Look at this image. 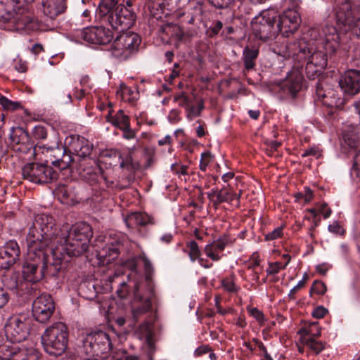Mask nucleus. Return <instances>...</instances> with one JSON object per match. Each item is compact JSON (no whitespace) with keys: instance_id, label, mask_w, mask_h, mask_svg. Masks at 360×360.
Wrapping results in <instances>:
<instances>
[{"instance_id":"nucleus-56","label":"nucleus","mask_w":360,"mask_h":360,"mask_svg":"<svg viewBox=\"0 0 360 360\" xmlns=\"http://www.w3.org/2000/svg\"><path fill=\"white\" fill-rule=\"evenodd\" d=\"M120 129L122 131V137L125 139H133L136 137V131L131 128L130 124Z\"/></svg>"},{"instance_id":"nucleus-38","label":"nucleus","mask_w":360,"mask_h":360,"mask_svg":"<svg viewBox=\"0 0 360 360\" xmlns=\"http://www.w3.org/2000/svg\"><path fill=\"white\" fill-rule=\"evenodd\" d=\"M323 103L330 108H339L342 104V99L337 97L334 91H329L323 95Z\"/></svg>"},{"instance_id":"nucleus-51","label":"nucleus","mask_w":360,"mask_h":360,"mask_svg":"<svg viewBox=\"0 0 360 360\" xmlns=\"http://www.w3.org/2000/svg\"><path fill=\"white\" fill-rule=\"evenodd\" d=\"M283 226H280L274 229L272 231L265 235L266 240H274L283 236Z\"/></svg>"},{"instance_id":"nucleus-55","label":"nucleus","mask_w":360,"mask_h":360,"mask_svg":"<svg viewBox=\"0 0 360 360\" xmlns=\"http://www.w3.org/2000/svg\"><path fill=\"white\" fill-rule=\"evenodd\" d=\"M172 171L177 175H187L188 174V166L186 165H179L177 164H173L171 165Z\"/></svg>"},{"instance_id":"nucleus-45","label":"nucleus","mask_w":360,"mask_h":360,"mask_svg":"<svg viewBox=\"0 0 360 360\" xmlns=\"http://www.w3.org/2000/svg\"><path fill=\"white\" fill-rule=\"evenodd\" d=\"M139 258L142 260L143 263L146 278V280L149 281L151 279V276L154 271L153 266L149 259L146 257V255L144 253L141 254L139 256Z\"/></svg>"},{"instance_id":"nucleus-62","label":"nucleus","mask_w":360,"mask_h":360,"mask_svg":"<svg viewBox=\"0 0 360 360\" xmlns=\"http://www.w3.org/2000/svg\"><path fill=\"white\" fill-rule=\"evenodd\" d=\"M8 300V294L4 289L0 288V309L4 307Z\"/></svg>"},{"instance_id":"nucleus-14","label":"nucleus","mask_w":360,"mask_h":360,"mask_svg":"<svg viewBox=\"0 0 360 360\" xmlns=\"http://www.w3.org/2000/svg\"><path fill=\"white\" fill-rule=\"evenodd\" d=\"M276 22L274 15L270 16L269 13L264 12L261 15V18H258L254 22L253 29L261 39L266 40L278 34Z\"/></svg>"},{"instance_id":"nucleus-16","label":"nucleus","mask_w":360,"mask_h":360,"mask_svg":"<svg viewBox=\"0 0 360 360\" xmlns=\"http://www.w3.org/2000/svg\"><path fill=\"white\" fill-rule=\"evenodd\" d=\"M20 248L17 242L9 240L0 250V266L8 269L19 259Z\"/></svg>"},{"instance_id":"nucleus-31","label":"nucleus","mask_w":360,"mask_h":360,"mask_svg":"<svg viewBox=\"0 0 360 360\" xmlns=\"http://www.w3.org/2000/svg\"><path fill=\"white\" fill-rule=\"evenodd\" d=\"M21 281L22 279L16 273H11L7 275H4L2 278L4 287L12 291L15 295L17 293V291L20 286V282Z\"/></svg>"},{"instance_id":"nucleus-36","label":"nucleus","mask_w":360,"mask_h":360,"mask_svg":"<svg viewBox=\"0 0 360 360\" xmlns=\"http://www.w3.org/2000/svg\"><path fill=\"white\" fill-rule=\"evenodd\" d=\"M301 342L316 354H319L325 348L324 342L316 340V338H314L313 337L302 338V340H301Z\"/></svg>"},{"instance_id":"nucleus-19","label":"nucleus","mask_w":360,"mask_h":360,"mask_svg":"<svg viewBox=\"0 0 360 360\" xmlns=\"http://www.w3.org/2000/svg\"><path fill=\"white\" fill-rule=\"evenodd\" d=\"M11 23L15 25L17 29L25 30H32L38 27L33 13L25 8L19 9L18 12L15 11L14 18Z\"/></svg>"},{"instance_id":"nucleus-27","label":"nucleus","mask_w":360,"mask_h":360,"mask_svg":"<svg viewBox=\"0 0 360 360\" xmlns=\"http://www.w3.org/2000/svg\"><path fill=\"white\" fill-rule=\"evenodd\" d=\"M240 196V193L237 194L234 193L231 190H228L226 188H222L218 191L217 193V198L215 200H213V205L217 209L218 205L222 202H229L231 203L234 200H236L237 206L239 204V198Z\"/></svg>"},{"instance_id":"nucleus-60","label":"nucleus","mask_w":360,"mask_h":360,"mask_svg":"<svg viewBox=\"0 0 360 360\" xmlns=\"http://www.w3.org/2000/svg\"><path fill=\"white\" fill-rule=\"evenodd\" d=\"M175 101L179 103V105L185 107L186 108L189 105L188 98L184 93L176 96L175 97Z\"/></svg>"},{"instance_id":"nucleus-26","label":"nucleus","mask_w":360,"mask_h":360,"mask_svg":"<svg viewBox=\"0 0 360 360\" xmlns=\"http://www.w3.org/2000/svg\"><path fill=\"white\" fill-rule=\"evenodd\" d=\"M15 0H0V26L13 20Z\"/></svg>"},{"instance_id":"nucleus-37","label":"nucleus","mask_w":360,"mask_h":360,"mask_svg":"<svg viewBox=\"0 0 360 360\" xmlns=\"http://www.w3.org/2000/svg\"><path fill=\"white\" fill-rule=\"evenodd\" d=\"M186 250L184 252L188 253L191 262L200 259V250L198 243L195 240L189 241L186 245Z\"/></svg>"},{"instance_id":"nucleus-18","label":"nucleus","mask_w":360,"mask_h":360,"mask_svg":"<svg viewBox=\"0 0 360 360\" xmlns=\"http://www.w3.org/2000/svg\"><path fill=\"white\" fill-rule=\"evenodd\" d=\"M306 48L307 41L300 39L294 42L284 40L276 46V50L278 55L285 58L294 56H297L300 58L301 54H305Z\"/></svg>"},{"instance_id":"nucleus-34","label":"nucleus","mask_w":360,"mask_h":360,"mask_svg":"<svg viewBox=\"0 0 360 360\" xmlns=\"http://www.w3.org/2000/svg\"><path fill=\"white\" fill-rule=\"evenodd\" d=\"M259 54V51L255 49L245 47L243 52V59L246 70H250L255 68V60Z\"/></svg>"},{"instance_id":"nucleus-29","label":"nucleus","mask_w":360,"mask_h":360,"mask_svg":"<svg viewBox=\"0 0 360 360\" xmlns=\"http://www.w3.org/2000/svg\"><path fill=\"white\" fill-rule=\"evenodd\" d=\"M55 147H46L44 145L37 143L33 148V154L37 160H43L45 162H51V158L54 160L56 157L54 152L52 150Z\"/></svg>"},{"instance_id":"nucleus-44","label":"nucleus","mask_w":360,"mask_h":360,"mask_svg":"<svg viewBox=\"0 0 360 360\" xmlns=\"http://www.w3.org/2000/svg\"><path fill=\"white\" fill-rule=\"evenodd\" d=\"M289 263V259L283 264L280 262H270L269 263L268 268L266 269V273L268 275H274L278 274L281 269H285Z\"/></svg>"},{"instance_id":"nucleus-3","label":"nucleus","mask_w":360,"mask_h":360,"mask_svg":"<svg viewBox=\"0 0 360 360\" xmlns=\"http://www.w3.org/2000/svg\"><path fill=\"white\" fill-rule=\"evenodd\" d=\"M62 256L59 248L47 250L27 245L26 259L22 265V277L32 283L40 281L45 271L57 276L62 269Z\"/></svg>"},{"instance_id":"nucleus-13","label":"nucleus","mask_w":360,"mask_h":360,"mask_svg":"<svg viewBox=\"0 0 360 360\" xmlns=\"http://www.w3.org/2000/svg\"><path fill=\"white\" fill-rule=\"evenodd\" d=\"M278 34L281 33L283 37H288L290 34L294 33L300 26V16L298 13L292 9L285 11L276 21Z\"/></svg>"},{"instance_id":"nucleus-12","label":"nucleus","mask_w":360,"mask_h":360,"mask_svg":"<svg viewBox=\"0 0 360 360\" xmlns=\"http://www.w3.org/2000/svg\"><path fill=\"white\" fill-rule=\"evenodd\" d=\"M78 37L94 44H107L113 37L112 32L103 27H87L79 31Z\"/></svg>"},{"instance_id":"nucleus-1","label":"nucleus","mask_w":360,"mask_h":360,"mask_svg":"<svg viewBox=\"0 0 360 360\" xmlns=\"http://www.w3.org/2000/svg\"><path fill=\"white\" fill-rule=\"evenodd\" d=\"M93 233L91 226L85 222L73 226L65 223L57 231L52 216L46 214L36 215L27 237V245L49 250L59 248L61 254L69 256H79L88 248Z\"/></svg>"},{"instance_id":"nucleus-41","label":"nucleus","mask_w":360,"mask_h":360,"mask_svg":"<svg viewBox=\"0 0 360 360\" xmlns=\"http://www.w3.org/2000/svg\"><path fill=\"white\" fill-rule=\"evenodd\" d=\"M219 252H222L226 247L232 243L231 238L227 235L221 236L217 240L212 242Z\"/></svg>"},{"instance_id":"nucleus-17","label":"nucleus","mask_w":360,"mask_h":360,"mask_svg":"<svg viewBox=\"0 0 360 360\" xmlns=\"http://www.w3.org/2000/svg\"><path fill=\"white\" fill-rule=\"evenodd\" d=\"M5 356L6 360H40L41 354L32 347L11 346L6 350Z\"/></svg>"},{"instance_id":"nucleus-57","label":"nucleus","mask_w":360,"mask_h":360,"mask_svg":"<svg viewBox=\"0 0 360 360\" xmlns=\"http://www.w3.org/2000/svg\"><path fill=\"white\" fill-rule=\"evenodd\" d=\"M186 113H187V118L189 120H193L195 117H198L200 115L199 112V110L197 109L195 106L193 105H188L186 108Z\"/></svg>"},{"instance_id":"nucleus-48","label":"nucleus","mask_w":360,"mask_h":360,"mask_svg":"<svg viewBox=\"0 0 360 360\" xmlns=\"http://www.w3.org/2000/svg\"><path fill=\"white\" fill-rule=\"evenodd\" d=\"M248 311L256 321L258 322L259 326H262L265 322V318L263 312L256 307L248 308Z\"/></svg>"},{"instance_id":"nucleus-52","label":"nucleus","mask_w":360,"mask_h":360,"mask_svg":"<svg viewBox=\"0 0 360 360\" xmlns=\"http://www.w3.org/2000/svg\"><path fill=\"white\" fill-rule=\"evenodd\" d=\"M32 135L36 139H45L47 136V131L44 127L38 125L34 127Z\"/></svg>"},{"instance_id":"nucleus-59","label":"nucleus","mask_w":360,"mask_h":360,"mask_svg":"<svg viewBox=\"0 0 360 360\" xmlns=\"http://www.w3.org/2000/svg\"><path fill=\"white\" fill-rule=\"evenodd\" d=\"M328 310L326 308L320 306L314 309L312 316L316 319H321L326 314Z\"/></svg>"},{"instance_id":"nucleus-50","label":"nucleus","mask_w":360,"mask_h":360,"mask_svg":"<svg viewBox=\"0 0 360 360\" xmlns=\"http://www.w3.org/2000/svg\"><path fill=\"white\" fill-rule=\"evenodd\" d=\"M167 29L172 32V37L176 41H180L184 37V31L176 25L167 26Z\"/></svg>"},{"instance_id":"nucleus-63","label":"nucleus","mask_w":360,"mask_h":360,"mask_svg":"<svg viewBox=\"0 0 360 360\" xmlns=\"http://www.w3.org/2000/svg\"><path fill=\"white\" fill-rule=\"evenodd\" d=\"M318 211L319 214L321 213L325 219L328 218L332 212L331 210L328 207V205L326 203L321 205Z\"/></svg>"},{"instance_id":"nucleus-54","label":"nucleus","mask_w":360,"mask_h":360,"mask_svg":"<svg viewBox=\"0 0 360 360\" xmlns=\"http://www.w3.org/2000/svg\"><path fill=\"white\" fill-rule=\"evenodd\" d=\"M210 3L217 8H228L234 0H209Z\"/></svg>"},{"instance_id":"nucleus-24","label":"nucleus","mask_w":360,"mask_h":360,"mask_svg":"<svg viewBox=\"0 0 360 360\" xmlns=\"http://www.w3.org/2000/svg\"><path fill=\"white\" fill-rule=\"evenodd\" d=\"M125 222L127 226L129 228L154 224L153 218L146 212L131 213L125 219Z\"/></svg>"},{"instance_id":"nucleus-5","label":"nucleus","mask_w":360,"mask_h":360,"mask_svg":"<svg viewBox=\"0 0 360 360\" xmlns=\"http://www.w3.org/2000/svg\"><path fill=\"white\" fill-rule=\"evenodd\" d=\"M69 331L62 322H56L48 327L41 336L44 350L53 356H60L68 347Z\"/></svg>"},{"instance_id":"nucleus-2","label":"nucleus","mask_w":360,"mask_h":360,"mask_svg":"<svg viewBox=\"0 0 360 360\" xmlns=\"http://www.w3.org/2000/svg\"><path fill=\"white\" fill-rule=\"evenodd\" d=\"M339 39L337 29L333 26H326L318 39L307 41L305 54H301L300 58L306 62L305 72L308 78L314 79L326 68L328 54L335 53Z\"/></svg>"},{"instance_id":"nucleus-15","label":"nucleus","mask_w":360,"mask_h":360,"mask_svg":"<svg viewBox=\"0 0 360 360\" xmlns=\"http://www.w3.org/2000/svg\"><path fill=\"white\" fill-rule=\"evenodd\" d=\"M339 86L344 94L356 95L360 91V71L349 70L339 79Z\"/></svg>"},{"instance_id":"nucleus-53","label":"nucleus","mask_w":360,"mask_h":360,"mask_svg":"<svg viewBox=\"0 0 360 360\" xmlns=\"http://www.w3.org/2000/svg\"><path fill=\"white\" fill-rule=\"evenodd\" d=\"M351 176L360 178V150L354 157V165L351 169Z\"/></svg>"},{"instance_id":"nucleus-20","label":"nucleus","mask_w":360,"mask_h":360,"mask_svg":"<svg viewBox=\"0 0 360 360\" xmlns=\"http://www.w3.org/2000/svg\"><path fill=\"white\" fill-rule=\"evenodd\" d=\"M304 77L299 70L290 72L281 84L282 91L295 97L302 89Z\"/></svg>"},{"instance_id":"nucleus-11","label":"nucleus","mask_w":360,"mask_h":360,"mask_svg":"<svg viewBox=\"0 0 360 360\" xmlns=\"http://www.w3.org/2000/svg\"><path fill=\"white\" fill-rule=\"evenodd\" d=\"M5 333L11 342H20L28 336L29 323L25 318L12 316L5 326Z\"/></svg>"},{"instance_id":"nucleus-30","label":"nucleus","mask_w":360,"mask_h":360,"mask_svg":"<svg viewBox=\"0 0 360 360\" xmlns=\"http://www.w3.org/2000/svg\"><path fill=\"white\" fill-rule=\"evenodd\" d=\"M116 94L123 101L129 103L136 100L139 96V93L135 89L127 86L123 83L120 84Z\"/></svg>"},{"instance_id":"nucleus-61","label":"nucleus","mask_w":360,"mask_h":360,"mask_svg":"<svg viewBox=\"0 0 360 360\" xmlns=\"http://www.w3.org/2000/svg\"><path fill=\"white\" fill-rule=\"evenodd\" d=\"M250 260L251 262L249 263L248 266V269H255V268L259 265L260 259L259 258V255L257 253L252 254Z\"/></svg>"},{"instance_id":"nucleus-39","label":"nucleus","mask_w":360,"mask_h":360,"mask_svg":"<svg viewBox=\"0 0 360 360\" xmlns=\"http://www.w3.org/2000/svg\"><path fill=\"white\" fill-rule=\"evenodd\" d=\"M0 104L5 110L10 112H13L22 108L21 103L11 101L2 95H0Z\"/></svg>"},{"instance_id":"nucleus-35","label":"nucleus","mask_w":360,"mask_h":360,"mask_svg":"<svg viewBox=\"0 0 360 360\" xmlns=\"http://www.w3.org/2000/svg\"><path fill=\"white\" fill-rule=\"evenodd\" d=\"M298 333L300 335V340L304 337H313L314 338H318L321 335V329L317 323H312L308 326L302 328Z\"/></svg>"},{"instance_id":"nucleus-42","label":"nucleus","mask_w":360,"mask_h":360,"mask_svg":"<svg viewBox=\"0 0 360 360\" xmlns=\"http://www.w3.org/2000/svg\"><path fill=\"white\" fill-rule=\"evenodd\" d=\"M204 251L207 257L210 258L212 261L217 262L221 258V256L219 255V252L215 248L212 243L206 245Z\"/></svg>"},{"instance_id":"nucleus-10","label":"nucleus","mask_w":360,"mask_h":360,"mask_svg":"<svg viewBox=\"0 0 360 360\" xmlns=\"http://www.w3.org/2000/svg\"><path fill=\"white\" fill-rule=\"evenodd\" d=\"M55 309V302L49 294L43 293L33 301L32 312L38 322L46 323L53 316Z\"/></svg>"},{"instance_id":"nucleus-40","label":"nucleus","mask_w":360,"mask_h":360,"mask_svg":"<svg viewBox=\"0 0 360 360\" xmlns=\"http://www.w3.org/2000/svg\"><path fill=\"white\" fill-rule=\"evenodd\" d=\"M234 276L231 275L229 277H226L221 281V285L224 290L229 292H236L239 288L236 286L234 281Z\"/></svg>"},{"instance_id":"nucleus-28","label":"nucleus","mask_w":360,"mask_h":360,"mask_svg":"<svg viewBox=\"0 0 360 360\" xmlns=\"http://www.w3.org/2000/svg\"><path fill=\"white\" fill-rule=\"evenodd\" d=\"M105 118L108 122L119 129L130 124L129 117L124 113L122 110H118L115 115H112V110H110Z\"/></svg>"},{"instance_id":"nucleus-33","label":"nucleus","mask_w":360,"mask_h":360,"mask_svg":"<svg viewBox=\"0 0 360 360\" xmlns=\"http://www.w3.org/2000/svg\"><path fill=\"white\" fill-rule=\"evenodd\" d=\"M29 134L22 127L13 129L10 135V139L13 144L25 145L29 141Z\"/></svg>"},{"instance_id":"nucleus-4","label":"nucleus","mask_w":360,"mask_h":360,"mask_svg":"<svg viewBox=\"0 0 360 360\" xmlns=\"http://www.w3.org/2000/svg\"><path fill=\"white\" fill-rule=\"evenodd\" d=\"M98 14L103 22L118 32L124 31L134 24L133 13L123 6H119L117 0H101Z\"/></svg>"},{"instance_id":"nucleus-7","label":"nucleus","mask_w":360,"mask_h":360,"mask_svg":"<svg viewBox=\"0 0 360 360\" xmlns=\"http://www.w3.org/2000/svg\"><path fill=\"white\" fill-rule=\"evenodd\" d=\"M83 347L86 354L105 359L112 349L108 335L101 330L86 335Z\"/></svg>"},{"instance_id":"nucleus-64","label":"nucleus","mask_w":360,"mask_h":360,"mask_svg":"<svg viewBox=\"0 0 360 360\" xmlns=\"http://www.w3.org/2000/svg\"><path fill=\"white\" fill-rule=\"evenodd\" d=\"M120 288L117 290V295L120 297L124 298L127 295V292H128L127 285V283L125 282H122L120 284Z\"/></svg>"},{"instance_id":"nucleus-21","label":"nucleus","mask_w":360,"mask_h":360,"mask_svg":"<svg viewBox=\"0 0 360 360\" xmlns=\"http://www.w3.org/2000/svg\"><path fill=\"white\" fill-rule=\"evenodd\" d=\"M80 174L87 180H96L101 174L102 169L96 160L93 158L83 159L79 163Z\"/></svg>"},{"instance_id":"nucleus-58","label":"nucleus","mask_w":360,"mask_h":360,"mask_svg":"<svg viewBox=\"0 0 360 360\" xmlns=\"http://www.w3.org/2000/svg\"><path fill=\"white\" fill-rule=\"evenodd\" d=\"M305 285V281H300L297 284L294 286L290 290L288 294V297L291 300L295 299V294L302 289Z\"/></svg>"},{"instance_id":"nucleus-49","label":"nucleus","mask_w":360,"mask_h":360,"mask_svg":"<svg viewBox=\"0 0 360 360\" xmlns=\"http://www.w3.org/2000/svg\"><path fill=\"white\" fill-rule=\"evenodd\" d=\"M326 290L327 288L324 283L320 281H316L313 283L311 287L310 294H311V292H314L318 295H323Z\"/></svg>"},{"instance_id":"nucleus-6","label":"nucleus","mask_w":360,"mask_h":360,"mask_svg":"<svg viewBox=\"0 0 360 360\" xmlns=\"http://www.w3.org/2000/svg\"><path fill=\"white\" fill-rule=\"evenodd\" d=\"M112 42L109 52L115 58L127 60L137 53L141 39L133 32H120Z\"/></svg>"},{"instance_id":"nucleus-32","label":"nucleus","mask_w":360,"mask_h":360,"mask_svg":"<svg viewBox=\"0 0 360 360\" xmlns=\"http://www.w3.org/2000/svg\"><path fill=\"white\" fill-rule=\"evenodd\" d=\"M37 291V288L33 286L32 282L23 279L20 282V286L16 295L24 297L25 299H29L31 296L36 295Z\"/></svg>"},{"instance_id":"nucleus-25","label":"nucleus","mask_w":360,"mask_h":360,"mask_svg":"<svg viewBox=\"0 0 360 360\" xmlns=\"http://www.w3.org/2000/svg\"><path fill=\"white\" fill-rule=\"evenodd\" d=\"M52 151L54 152L56 155L54 160L51 158V162L53 166L60 169H65L70 166L72 162V157L66 152L65 148L63 146H56Z\"/></svg>"},{"instance_id":"nucleus-23","label":"nucleus","mask_w":360,"mask_h":360,"mask_svg":"<svg viewBox=\"0 0 360 360\" xmlns=\"http://www.w3.org/2000/svg\"><path fill=\"white\" fill-rule=\"evenodd\" d=\"M42 11L44 15L54 18L65 10V0H42Z\"/></svg>"},{"instance_id":"nucleus-9","label":"nucleus","mask_w":360,"mask_h":360,"mask_svg":"<svg viewBox=\"0 0 360 360\" xmlns=\"http://www.w3.org/2000/svg\"><path fill=\"white\" fill-rule=\"evenodd\" d=\"M24 179L35 184H48L58 178V172L45 164L29 163L22 170Z\"/></svg>"},{"instance_id":"nucleus-22","label":"nucleus","mask_w":360,"mask_h":360,"mask_svg":"<svg viewBox=\"0 0 360 360\" xmlns=\"http://www.w3.org/2000/svg\"><path fill=\"white\" fill-rule=\"evenodd\" d=\"M70 146L78 157L83 159L89 157L93 149V144L88 139L80 136L72 137Z\"/></svg>"},{"instance_id":"nucleus-8","label":"nucleus","mask_w":360,"mask_h":360,"mask_svg":"<svg viewBox=\"0 0 360 360\" xmlns=\"http://www.w3.org/2000/svg\"><path fill=\"white\" fill-rule=\"evenodd\" d=\"M337 24L344 32L351 31L360 37V15L359 8L352 7L349 4H344L336 11Z\"/></svg>"},{"instance_id":"nucleus-46","label":"nucleus","mask_w":360,"mask_h":360,"mask_svg":"<svg viewBox=\"0 0 360 360\" xmlns=\"http://www.w3.org/2000/svg\"><path fill=\"white\" fill-rule=\"evenodd\" d=\"M214 155L210 151H205L201 154L200 160V169L205 172L207 166L213 161Z\"/></svg>"},{"instance_id":"nucleus-47","label":"nucleus","mask_w":360,"mask_h":360,"mask_svg":"<svg viewBox=\"0 0 360 360\" xmlns=\"http://www.w3.org/2000/svg\"><path fill=\"white\" fill-rule=\"evenodd\" d=\"M98 256L101 258H104L103 262L106 261L107 263H109L111 260H114L118 256V251L116 248H109L108 254L105 251V249L99 252Z\"/></svg>"},{"instance_id":"nucleus-43","label":"nucleus","mask_w":360,"mask_h":360,"mask_svg":"<svg viewBox=\"0 0 360 360\" xmlns=\"http://www.w3.org/2000/svg\"><path fill=\"white\" fill-rule=\"evenodd\" d=\"M151 302L149 299H146V301L139 307L134 308L132 309V314L135 319L143 314H146L151 309Z\"/></svg>"}]
</instances>
